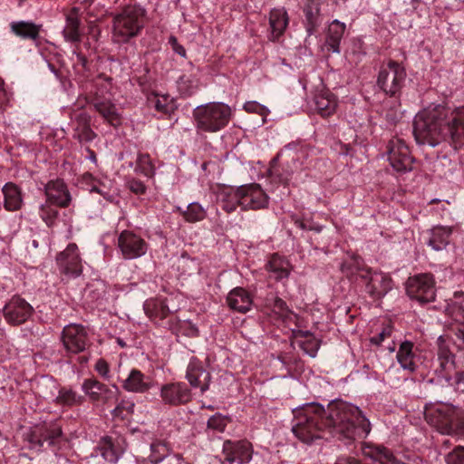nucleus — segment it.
Segmentation results:
<instances>
[{
  "instance_id": "nucleus-46",
  "label": "nucleus",
  "mask_w": 464,
  "mask_h": 464,
  "mask_svg": "<svg viewBox=\"0 0 464 464\" xmlns=\"http://www.w3.org/2000/svg\"><path fill=\"white\" fill-rule=\"evenodd\" d=\"M438 359H454L455 355L450 350L451 340L448 336L440 335L437 340Z\"/></svg>"
},
{
  "instance_id": "nucleus-36",
  "label": "nucleus",
  "mask_w": 464,
  "mask_h": 464,
  "mask_svg": "<svg viewBox=\"0 0 464 464\" xmlns=\"http://www.w3.org/2000/svg\"><path fill=\"white\" fill-rule=\"evenodd\" d=\"M145 314L154 322L162 321L169 316L170 311L164 301L150 299L143 305Z\"/></svg>"
},
{
  "instance_id": "nucleus-11",
  "label": "nucleus",
  "mask_w": 464,
  "mask_h": 464,
  "mask_svg": "<svg viewBox=\"0 0 464 464\" xmlns=\"http://www.w3.org/2000/svg\"><path fill=\"white\" fill-rule=\"evenodd\" d=\"M363 455L380 464H409L400 459L388 448L382 445H366L362 449ZM334 464H363L361 460L350 457L341 456L337 458Z\"/></svg>"
},
{
  "instance_id": "nucleus-40",
  "label": "nucleus",
  "mask_w": 464,
  "mask_h": 464,
  "mask_svg": "<svg viewBox=\"0 0 464 464\" xmlns=\"http://www.w3.org/2000/svg\"><path fill=\"white\" fill-rule=\"evenodd\" d=\"M55 401L59 405L72 407L82 404L85 399L72 389L62 388Z\"/></svg>"
},
{
  "instance_id": "nucleus-25",
  "label": "nucleus",
  "mask_w": 464,
  "mask_h": 464,
  "mask_svg": "<svg viewBox=\"0 0 464 464\" xmlns=\"http://www.w3.org/2000/svg\"><path fill=\"white\" fill-rule=\"evenodd\" d=\"M152 387V380L138 369H132L122 382V388L127 392L144 393Z\"/></svg>"
},
{
  "instance_id": "nucleus-2",
  "label": "nucleus",
  "mask_w": 464,
  "mask_h": 464,
  "mask_svg": "<svg viewBox=\"0 0 464 464\" xmlns=\"http://www.w3.org/2000/svg\"><path fill=\"white\" fill-rule=\"evenodd\" d=\"M413 135L419 144L435 147L448 141L455 149L464 143V105L450 110L431 104L418 112L413 121Z\"/></svg>"
},
{
  "instance_id": "nucleus-19",
  "label": "nucleus",
  "mask_w": 464,
  "mask_h": 464,
  "mask_svg": "<svg viewBox=\"0 0 464 464\" xmlns=\"http://www.w3.org/2000/svg\"><path fill=\"white\" fill-rule=\"evenodd\" d=\"M186 379L193 388H199L204 393L209 388L210 373L203 367L202 362L196 357H192L186 372Z\"/></svg>"
},
{
  "instance_id": "nucleus-56",
  "label": "nucleus",
  "mask_w": 464,
  "mask_h": 464,
  "mask_svg": "<svg viewBox=\"0 0 464 464\" xmlns=\"http://www.w3.org/2000/svg\"><path fill=\"white\" fill-rule=\"evenodd\" d=\"M392 330L391 324H386L378 334L371 337L370 342L374 345H380L385 339L391 337Z\"/></svg>"
},
{
  "instance_id": "nucleus-53",
  "label": "nucleus",
  "mask_w": 464,
  "mask_h": 464,
  "mask_svg": "<svg viewBox=\"0 0 464 464\" xmlns=\"http://www.w3.org/2000/svg\"><path fill=\"white\" fill-rule=\"evenodd\" d=\"M308 155L309 148L307 146H300L295 150L292 157L295 169H299L304 164Z\"/></svg>"
},
{
  "instance_id": "nucleus-61",
  "label": "nucleus",
  "mask_w": 464,
  "mask_h": 464,
  "mask_svg": "<svg viewBox=\"0 0 464 464\" xmlns=\"http://www.w3.org/2000/svg\"><path fill=\"white\" fill-rule=\"evenodd\" d=\"M169 43L176 53L179 54L182 57L186 56V49L184 48L183 45L179 44L178 39L175 36L171 35L169 38Z\"/></svg>"
},
{
  "instance_id": "nucleus-45",
  "label": "nucleus",
  "mask_w": 464,
  "mask_h": 464,
  "mask_svg": "<svg viewBox=\"0 0 464 464\" xmlns=\"http://www.w3.org/2000/svg\"><path fill=\"white\" fill-rule=\"evenodd\" d=\"M5 197L4 203H22V191L18 185L7 182L2 188Z\"/></svg>"
},
{
  "instance_id": "nucleus-24",
  "label": "nucleus",
  "mask_w": 464,
  "mask_h": 464,
  "mask_svg": "<svg viewBox=\"0 0 464 464\" xmlns=\"http://www.w3.org/2000/svg\"><path fill=\"white\" fill-rule=\"evenodd\" d=\"M314 102L317 113L323 118L330 117L336 111L337 98L328 89L317 91Z\"/></svg>"
},
{
  "instance_id": "nucleus-63",
  "label": "nucleus",
  "mask_w": 464,
  "mask_h": 464,
  "mask_svg": "<svg viewBox=\"0 0 464 464\" xmlns=\"http://www.w3.org/2000/svg\"><path fill=\"white\" fill-rule=\"evenodd\" d=\"M464 382V371H457L455 369V372H453V379L450 382H449L450 384H455V385H459L460 383H462Z\"/></svg>"
},
{
  "instance_id": "nucleus-50",
  "label": "nucleus",
  "mask_w": 464,
  "mask_h": 464,
  "mask_svg": "<svg viewBox=\"0 0 464 464\" xmlns=\"http://www.w3.org/2000/svg\"><path fill=\"white\" fill-rule=\"evenodd\" d=\"M55 206L56 205H41L40 207V216L48 226L53 224L58 215V211L54 208Z\"/></svg>"
},
{
  "instance_id": "nucleus-57",
  "label": "nucleus",
  "mask_w": 464,
  "mask_h": 464,
  "mask_svg": "<svg viewBox=\"0 0 464 464\" xmlns=\"http://www.w3.org/2000/svg\"><path fill=\"white\" fill-rule=\"evenodd\" d=\"M94 369L104 380L108 381L110 379V366L104 359H99L95 363Z\"/></svg>"
},
{
  "instance_id": "nucleus-33",
  "label": "nucleus",
  "mask_w": 464,
  "mask_h": 464,
  "mask_svg": "<svg viewBox=\"0 0 464 464\" xmlns=\"http://www.w3.org/2000/svg\"><path fill=\"white\" fill-rule=\"evenodd\" d=\"M304 24L308 34H313L321 24L320 6L315 0H309L304 7Z\"/></svg>"
},
{
  "instance_id": "nucleus-15",
  "label": "nucleus",
  "mask_w": 464,
  "mask_h": 464,
  "mask_svg": "<svg viewBox=\"0 0 464 464\" xmlns=\"http://www.w3.org/2000/svg\"><path fill=\"white\" fill-rule=\"evenodd\" d=\"M360 278L366 282V292L373 299H381L392 288V280L387 274L365 269Z\"/></svg>"
},
{
  "instance_id": "nucleus-49",
  "label": "nucleus",
  "mask_w": 464,
  "mask_h": 464,
  "mask_svg": "<svg viewBox=\"0 0 464 464\" xmlns=\"http://www.w3.org/2000/svg\"><path fill=\"white\" fill-rule=\"evenodd\" d=\"M229 420L227 417L221 413H216L211 416L208 420V428L218 432H223L228 423Z\"/></svg>"
},
{
  "instance_id": "nucleus-64",
  "label": "nucleus",
  "mask_w": 464,
  "mask_h": 464,
  "mask_svg": "<svg viewBox=\"0 0 464 464\" xmlns=\"http://www.w3.org/2000/svg\"><path fill=\"white\" fill-rule=\"evenodd\" d=\"M456 336L464 342V325L459 327L456 331Z\"/></svg>"
},
{
  "instance_id": "nucleus-22",
  "label": "nucleus",
  "mask_w": 464,
  "mask_h": 464,
  "mask_svg": "<svg viewBox=\"0 0 464 464\" xmlns=\"http://www.w3.org/2000/svg\"><path fill=\"white\" fill-rule=\"evenodd\" d=\"M236 203H266V193L257 183H250L236 188Z\"/></svg>"
},
{
  "instance_id": "nucleus-21",
  "label": "nucleus",
  "mask_w": 464,
  "mask_h": 464,
  "mask_svg": "<svg viewBox=\"0 0 464 464\" xmlns=\"http://www.w3.org/2000/svg\"><path fill=\"white\" fill-rule=\"evenodd\" d=\"M149 459L153 464L163 460L167 464H182L183 459L179 454H171L169 445L166 441L155 440L150 444V454Z\"/></svg>"
},
{
  "instance_id": "nucleus-60",
  "label": "nucleus",
  "mask_w": 464,
  "mask_h": 464,
  "mask_svg": "<svg viewBox=\"0 0 464 464\" xmlns=\"http://www.w3.org/2000/svg\"><path fill=\"white\" fill-rule=\"evenodd\" d=\"M272 309L275 313L278 314L279 315H285L288 312L286 303L279 297L274 298Z\"/></svg>"
},
{
  "instance_id": "nucleus-32",
  "label": "nucleus",
  "mask_w": 464,
  "mask_h": 464,
  "mask_svg": "<svg viewBox=\"0 0 464 464\" xmlns=\"http://www.w3.org/2000/svg\"><path fill=\"white\" fill-rule=\"evenodd\" d=\"M414 344L410 341L402 342L400 344L396 358L401 368L409 372L416 370L415 353H413Z\"/></svg>"
},
{
  "instance_id": "nucleus-30",
  "label": "nucleus",
  "mask_w": 464,
  "mask_h": 464,
  "mask_svg": "<svg viewBox=\"0 0 464 464\" xmlns=\"http://www.w3.org/2000/svg\"><path fill=\"white\" fill-rule=\"evenodd\" d=\"M266 269L270 274L271 277L276 280H281L288 277L290 274V264L285 257L278 254H274L266 265Z\"/></svg>"
},
{
  "instance_id": "nucleus-29",
  "label": "nucleus",
  "mask_w": 464,
  "mask_h": 464,
  "mask_svg": "<svg viewBox=\"0 0 464 464\" xmlns=\"http://www.w3.org/2000/svg\"><path fill=\"white\" fill-rule=\"evenodd\" d=\"M96 136V133L91 128L90 116L85 112L78 114L75 118L72 137L82 143L93 140Z\"/></svg>"
},
{
  "instance_id": "nucleus-43",
  "label": "nucleus",
  "mask_w": 464,
  "mask_h": 464,
  "mask_svg": "<svg viewBox=\"0 0 464 464\" xmlns=\"http://www.w3.org/2000/svg\"><path fill=\"white\" fill-rule=\"evenodd\" d=\"M213 192L216 195V201L218 203H235L236 188L227 185L218 184L213 188Z\"/></svg>"
},
{
  "instance_id": "nucleus-37",
  "label": "nucleus",
  "mask_w": 464,
  "mask_h": 464,
  "mask_svg": "<svg viewBox=\"0 0 464 464\" xmlns=\"http://www.w3.org/2000/svg\"><path fill=\"white\" fill-rule=\"evenodd\" d=\"M450 235L451 228L446 227H436L430 231L428 245L436 251L442 250L449 244Z\"/></svg>"
},
{
  "instance_id": "nucleus-47",
  "label": "nucleus",
  "mask_w": 464,
  "mask_h": 464,
  "mask_svg": "<svg viewBox=\"0 0 464 464\" xmlns=\"http://www.w3.org/2000/svg\"><path fill=\"white\" fill-rule=\"evenodd\" d=\"M341 271L348 278L353 279L355 276L360 277V275L363 273L365 269L360 267L357 259H353L343 262L341 266Z\"/></svg>"
},
{
  "instance_id": "nucleus-52",
  "label": "nucleus",
  "mask_w": 464,
  "mask_h": 464,
  "mask_svg": "<svg viewBox=\"0 0 464 464\" xmlns=\"http://www.w3.org/2000/svg\"><path fill=\"white\" fill-rule=\"evenodd\" d=\"M243 109L248 113H256L258 115L266 117L269 110L256 101H249L244 103Z\"/></svg>"
},
{
  "instance_id": "nucleus-48",
  "label": "nucleus",
  "mask_w": 464,
  "mask_h": 464,
  "mask_svg": "<svg viewBox=\"0 0 464 464\" xmlns=\"http://www.w3.org/2000/svg\"><path fill=\"white\" fill-rule=\"evenodd\" d=\"M302 335L308 337L307 340L300 343V348L311 357H315L319 349V342L311 336L308 332H302Z\"/></svg>"
},
{
  "instance_id": "nucleus-10",
  "label": "nucleus",
  "mask_w": 464,
  "mask_h": 464,
  "mask_svg": "<svg viewBox=\"0 0 464 464\" xmlns=\"http://www.w3.org/2000/svg\"><path fill=\"white\" fill-rule=\"evenodd\" d=\"M406 293L411 299L430 303L435 299V281L431 274H419L408 279Z\"/></svg>"
},
{
  "instance_id": "nucleus-1",
  "label": "nucleus",
  "mask_w": 464,
  "mask_h": 464,
  "mask_svg": "<svg viewBox=\"0 0 464 464\" xmlns=\"http://www.w3.org/2000/svg\"><path fill=\"white\" fill-rule=\"evenodd\" d=\"M325 429L339 440L353 441L365 439L371 431V423L357 406L334 401L327 409L318 403L307 405L295 417L292 431L300 441L312 444L322 438Z\"/></svg>"
},
{
  "instance_id": "nucleus-23",
  "label": "nucleus",
  "mask_w": 464,
  "mask_h": 464,
  "mask_svg": "<svg viewBox=\"0 0 464 464\" xmlns=\"http://www.w3.org/2000/svg\"><path fill=\"white\" fill-rule=\"evenodd\" d=\"M47 203H70L71 193L62 179H52L44 187Z\"/></svg>"
},
{
  "instance_id": "nucleus-38",
  "label": "nucleus",
  "mask_w": 464,
  "mask_h": 464,
  "mask_svg": "<svg viewBox=\"0 0 464 464\" xmlns=\"http://www.w3.org/2000/svg\"><path fill=\"white\" fill-rule=\"evenodd\" d=\"M96 111L112 126L121 123L120 115L114 104L109 101L97 102L94 104Z\"/></svg>"
},
{
  "instance_id": "nucleus-26",
  "label": "nucleus",
  "mask_w": 464,
  "mask_h": 464,
  "mask_svg": "<svg viewBox=\"0 0 464 464\" xmlns=\"http://www.w3.org/2000/svg\"><path fill=\"white\" fill-rule=\"evenodd\" d=\"M227 303L230 309L245 314L251 309L253 298L245 288L236 287L228 293Z\"/></svg>"
},
{
  "instance_id": "nucleus-7",
  "label": "nucleus",
  "mask_w": 464,
  "mask_h": 464,
  "mask_svg": "<svg viewBox=\"0 0 464 464\" xmlns=\"http://www.w3.org/2000/svg\"><path fill=\"white\" fill-rule=\"evenodd\" d=\"M61 342L67 354H79L91 346L88 330L81 324H69L61 333Z\"/></svg>"
},
{
  "instance_id": "nucleus-35",
  "label": "nucleus",
  "mask_w": 464,
  "mask_h": 464,
  "mask_svg": "<svg viewBox=\"0 0 464 464\" xmlns=\"http://www.w3.org/2000/svg\"><path fill=\"white\" fill-rule=\"evenodd\" d=\"M345 24L341 23L338 20H334L330 24L325 40L328 49L334 53L340 52V44L345 32Z\"/></svg>"
},
{
  "instance_id": "nucleus-18",
  "label": "nucleus",
  "mask_w": 464,
  "mask_h": 464,
  "mask_svg": "<svg viewBox=\"0 0 464 464\" xmlns=\"http://www.w3.org/2000/svg\"><path fill=\"white\" fill-rule=\"evenodd\" d=\"M115 392L111 390L106 384L96 379H85L82 384V390L89 400L92 402L108 403L116 397L119 391L116 385H113Z\"/></svg>"
},
{
  "instance_id": "nucleus-44",
  "label": "nucleus",
  "mask_w": 464,
  "mask_h": 464,
  "mask_svg": "<svg viewBox=\"0 0 464 464\" xmlns=\"http://www.w3.org/2000/svg\"><path fill=\"white\" fill-rule=\"evenodd\" d=\"M438 366L435 369L437 374L445 379L447 382H450L453 379V372H455L456 364L454 359H437Z\"/></svg>"
},
{
  "instance_id": "nucleus-27",
  "label": "nucleus",
  "mask_w": 464,
  "mask_h": 464,
  "mask_svg": "<svg viewBox=\"0 0 464 464\" xmlns=\"http://www.w3.org/2000/svg\"><path fill=\"white\" fill-rule=\"evenodd\" d=\"M294 170L288 166L279 162L278 155L269 164L267 179L271 184L284 185L285 187L291 179Z\"/></svg>"
},
{
  "instance_id": "nucleus-55",
  "label": "nucleus",
  "mask_w": 464,
  "mask_h": 464,
  "mask_svg": "<svg viewBox=\"0 0 464 464\" xmlns=\"http://www.w3.org/2000/svg\"><path fill=\"white\" fill-rule=\"evenodd\" d=\"M447 464H464V447H457L446 459Z\"/></svg>"
},
{
  "instance_id": "nucleus-14",
  "label": "nucleus",
  "mask_w": 464,
  "mask_h": 464,
  "mask_svg": "<svg viewBox=\"0 0 464 464\" xmlns=\"http://www.w3.org/2000/svg\"><path fill=\"white\" fill-rule=\"evenodd\" d=\"M222 454L224 461L228 464H246L252 459L253 446L246 440H226L223 442Z\"/></svg>"
},
{
  "instance_id": "nucleus-31",
  "label": "nucleus",
  "mask_w": 464,
  "mask_h": 464,
  "mask_svg": "<svg viewBox=\"0 0 464 464\" xmlns=\"http://www.w3.org/2000/svg\"><path fill=\"white\" fill-rule=\"evenodd\" d=\"M41 27V24L27 21L12 22L10 24L13 34L22 39L32 41H36L39 38Z\"/></svg>"
},
{
  "instance_id": "nucleus-3",
  "label": "nucleus",
  "mask_w": 464,
  "mask_h": 464,
  "mask_svg": "<svg viewBox=\"0 0 464 464\" xmlns=\"http://www.w3.org/2000/svg\"><path fill=\"white\" fill-rule=\"evenodd\" d=\"M425 420L441 434L464 438V411L451 404H435L425 409Z\"/></svg>"
},
{
  "instance_id": "nucleus-62",
  "label": "nucleus",
  "mask_w": 464,
  "mask_h": 464,
  "mask_svg": "<svg viewBox=\"0 0 464 464\" xmlns=\"http://www.w3.org/2000/svg\"><path fill=\"white\" fill-rule=\"evenodd\" d=\"M453 313H456L454 315V320L457 322L464 321V299L462 304L459 306L453 305L452 307Z\"/></svg>"
},
{
  "instance_id": "nucleus-42",
  "label": "nucleus",
  "mask_w": 464,
  "mask_h": 464,
  "mask_svg": "<svg viewBox=\"0 0 464 464\" xmlns=\"http://www.w3.org/2000/svg\"><path fill=\"white\" fill-rule=\"evenodd\" d=\"M135 172L144 175L147 178H153L155 167L148 153H139L136 160Z\"/></svg>"
},
{
  "instance_id": "nucleus-9",
  "label": "nucleus",
  "mask_w": 464,
  "mask_h": 464,
  "mask_svg": "<svg viewBox=\"0 0 464 464\" xmlns=\"http://www.w3.org/2000/svg\"><path fill=\"white\" fill-rule=\"evenodd\" d=\"M55 261L60 274L68 279L77 278L82 274V260L75 243H70L59 252Z\"/></svg>"
},
{
  "instance_id": "nucleus-51",
  "label": "nucleus",
  "mask_w": 464,
  "mask_h": 464,
  "mask_svg": "<svg viewBox=\"0 0 464 464\" xmlns=\"http://www.w3.org/2000/svg\"><path fill=\"white\" fill-rule=\"evenodd\" d=\"M133 409L134 403L122 401L112 410L111 414L114 417L125 419L128 414L133 412Z\"/></svg>"
},
{
  "instance_id": "nucleus-4",
  "label": "nucleus",
  "mask_w": 464,
  "mask_h": 464,
  "mask_svg": "<svg viewBox=\"0 0 464 464\" xmlns=\"http://www.w3.org/2000/svg\"><path fill=\"white\" fill-rule=\"evenodd\" d=\"M193 117L198 130L205 132H217L224 129L232 117L231 108L224 102H208L198 106Z\"/></svg>"
},
{
  "instance_id": "nucleus-8",
  "label": "nucleus",
  "mask_w": 464,
  "mask_h": 464,
  "mask_svg": "<svg viewBox=\"0 0 464 464\" xmlns=\"http://www.w3.org/2000/svg\"><path fill=\"white\" fill-rule=\"evenodd\" d=\"M63 435L61 426L56 422L35 425L26 433V440L33 450H40L45 444L49 447L60 442Z\"/></svg>"
},
{
  "instance_id": "nucleus-34",
  "label": "nucleus",
  "mask_w": 464,
  "mask_h": 464,
  "mask_svg": "<svg viewBox=\"0 0 464 464\" xmlns=\"http://www.w3.org/2000/svg\"><path fill=\"white\" fill-rule=\"evenodd\" d=\"M81 21L76 14H70L66 17V24L63 30V35L65 41L79 46L82 41V33L80 30Z\"/></svg>"
},
{
  "instance_id": "nucleus-17",
  "label": "nucleus",
  "mask_w": 464,
  "mask_h": 464,
  "mask_svg": "<svg viewBox=\"0 0 464 464\" xmlns=\"http://www.w3.org/2000/svg\"><path fill=\"white\" fill-rule=\"evenodd\" d=\"M160 398L169 406H179L188 403L192 393L188 386L182 382H169L161 386Z\"/></svg>"
},
{
  "instance_id": "nucleus-16",
  "label": "nucleus",
  "mask_w": 464,
  "mask_h": 464,
  "mask_svg": "<svg viewBox=\"0 0 464 464\" xmlns=\"http://www.w3.org/2000/svg\"><path fill=\"white\" fill-rule=\"evenodd\" d=\"M118 246L125 259H136L148 250L147 242L132 231L123 230L118 237Z\"/></svg>"
},
{
  "instance_id": "nucleus-58",
  "label": "nucleus",
  "mask_w": 464,
  "mask_h": 464,
  "mask_svg": "<svg viewBox=\"0 0 464 464\" xmlns=\"http://www.w3.org/2000/svg\"><path fill=\"white\" fill-rule=\"evenodd\" d=\"M128 188L132 193L136 195H143L146 193L147 190V187L145 186V184L137 179H130L128 181Z\"/></svg>"
},
{
  "instance_id": "nucleus-12",
  "label": "nucleus",
  "mask_w": 464,
  "mask_h": 464,
  "mask_svg": "<svg viewBox=\"0 0 464 464\" xmlns=\"http://www.w3.org/2000/svg\"><path fill=\"white\" fill-rule=\"evenodd\" d=\"M34 312V307L20 295L12 296L3 308L5 322L14 326L26 323Z\"/></svg>"
},
{
  "instance_id": "nucleus-41",
  "label": "nucleus",
  "mask_w": 464,
  "mask_h": 464,
  "mask_svg": "<svg viewBox=\"0 0 464 464\" xmlns=\"http://www.w3.org/2000/svg\"><path fill=\"white\" fill-rule=\"evenodd\" d=\"M177 211L181 213L188 222H195L204 218L206 210L202 205H178Z\"/></svg>"
},
{
  "instance_id": "nucleus-13",
  "label": "nucleus",
  "mask_w": 464,
  "mask_h": 464,
  "mask_svg": "<svg viewBox=\"0 0 464 464\" xmlns=\"http://www.w3.org/2000/svg\"><path fill=\"white\" fill-rule=\"evenodd\" d=\"M388 160L394 170L406 172L411 170L413 158L406 142L400 138H393L388 144Z\"/></svg>"
},
{
  "instance_id": "nucleus-5",
  "label": "nucleus",
  "mask_w": 464,
  "mask_h": 464,
  "mask_svg": "<svg viewBox=\"0 0 464 464\" xmlns=\"http://www.w3.org/2000/svg\"><path fill=\"white\" fill-rule=\"evenodd\" d=\"M145 11L137 5H128L113 18V41L125 44L137 36L144 26Z\"/></svg>"
},
{
  "instance_id": "nucleus-28",
  "label": "nucleus",
  "mask_w": 464,
  "mask_h": 464,
  "mask_svg": "<svg viewBox=\"0 0 464 464\" xmlns=\"http://www.w3.org/2000/svg\"><path fill=\"white\" fill-rule=\"evenodd\" d=\"M289 23L287 12L284 8H274L269 13L270 39L278 40Z\"/></svg>"
},
{
  "instance_id": "nucleus-6",
  "label": "nucleus",
  "mask_w": 464,
  "mask_h": 464,
  "mask_svg": "<svg viewBox=\"0 0 464 464\" xmlns=\"http://www.w3.org/2000/svg\"><path fill=\"white\" fill-rule=\"evenodd\" d=\"M406 79V71L403 66L396 61L389 60L383 64L379 72L377 85L390 97L396 98L397 105Z\"/></svg>"
},
{
  "instance_id": "nucleus-20",
  "label": "nucleus",
  "mask_w": 464,
  "mask_h": 464,
  "mask_svg": "<svg viewBox=\"0 0 464 464\" xmlns=\"http://www.w3.org/2000/svg\"><path fill=\"white\" fill-rule=\"evenodd\" d=\"M97 450L108 462L116 464L125 451L124 440L106 436L101 439Z\"/></svg>"
},
{
  "instance_id": "nucleus-54",
  "label": "nucleus",
  "mask_w": 464,
  "mask_h": 464,
  "mask_svg": "<svg viewBox=\"0 0 464 464\" xmlns=\"http://www.w3.org/2000/svg\"><path fill=\"white\" fill-rule=\"evenodd\" d=\"M151 102H153L155 110L160 113L169 114L171 111L168 96H156Z\"/></svg>"
},
{
  "instance_id": "nucleus-39",
  "label": "nucleus",
  "mask_w": 464,
  "mask_h": 464,
  "mask_svg": "<svg viewBox=\"0 0 464 464\" xmlns=\"http://www.w3.org/2000/svg\"><path fill=\"white\" fill-rule=\"evenodd\" d=\"M72 53L76 56L73 62V71L79 78V81L83 82L89 77L90 68L87 57L80 51V47L75 46Z\"/></svg>"
},
{
  "instance_id": "nucleus-59",
  "label": "nucleus",
  "mask_w": 464,
  "mask_h": 464,
  "mask_svg": "<svg viewBox=\"0 0 464 464\" xmlns=\"http://www.w3.org/2000/svg\"><path fill=\"white\" fill-rule=\"evenodd\" d=\"M12 98V93L5 88L4 80L0 77V107L8 105Z\"/></svg>"
}]
</instances>
